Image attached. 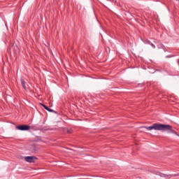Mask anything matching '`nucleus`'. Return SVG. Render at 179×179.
Here are the masks:
<instances>
[{
	"label": "nucleus",
	"mask_w": 179,
	"mask_h": 179,
	"mask_svg": "<svg viewBox=\"0 0 179 179\" xmlns=\"http://www.w3.org/2000/svg\"><path fill=\"white\" fill-rule=\"evenodd\" d=\"M151 45H152V47H153V48H156V46L155 45V44L151 43Z\"/></svg>",
	"instance_id": "0eeeda50"
},
{
	"label": "nucleus",
	"mask_w": 179,
	"mask_h": 179,
	"mask_svg": "<svg viewBox=\"0 0 179 179\" xmlns=\"http://www.w3.org/2000/svg\"><path fill=\"white\" fill-rule=\"evenodd\" d=\"M25 83H26V82L24 81V80L21 79V85H22V87L26 90L27 88H26V85H24Z\"/></svg>",
	"instance_id": "39448f33"
},
{
	"label": "nucleus",
	"mask_w": 179,
	"mask_h": 179,
	"mask_svg": "<svg viewBox=\"0 0 179 179\" xmlns=\"http://www.w3.org/2000/svg\"><path fill=\"white\" fill-rule=\"evenodd\" d=\"M67 133L68 134H72V129H68Z\"/></svg>",
	"instance_id": "423d86ee"
},
{
	"label": "nucleus",
	"mask_w": 179,
	"mask_h": 179,
	"mask_svg": "<svg viewBox=\"0 0 179 179\" xmlns=\"http://www.w3.org/2000/svg\"><path fill=\"white\" fill-rule=\"evenodd\" d=\"M41 106H42L43 108H45V110H47V111H49V113H52V109H50L48 106H45L44 103H40Z\"/></svg>",
	"instance_id": "20e7f679"
},
{
	"label": "nucleus",
	"mask_w": 179,
	"mask_h": 179,
	"mask_svg": "<svg viewBox=\"0 0 179 179\" xmlns=\"http://www.w3.org/2000/svg\"><path fill=\"white\" fill-rule=\"evenodd\" d=\"M15 128L19 131H29V129H30V126L27 124H22V125L16 126Z\"/></svg>",
	"instance_id": "f03ea898"
},
{
	"label": "nucleus",
	"mask_w": 179,
	"mask_h": 179,
	"mask_svg": "<svg viewBox=\"0 0 179 179\" xmlns=\"http://www.w3.org/2000/svg\"><path fill=\"white\" fill-rule=\"evenodd\" d=\"M143 128L148 129V131H152L153 129L154 131H169V132L171 134H175V135H178L177 131L173 129V127H171L170 124L155 123L152 126L144 127Z\"/></svg>",
	"instance_id": "f257e3e1"
},
{
	"label": "nucleus",
	"mask_w": 179,
	"mask_h": 179,
	"mask_svg": "<svg viewBox=\"0 0 179 179\" xmlns=\"http://www.w3.org/2000/svg\"><path fill=\"white\" fill-rule=\"evenodd\" d=\"M38 159L34 156H28L24 157L25 162H27V163H36V160H38Z\"/></svg>",
	"instance_id": "7ed1b4c3"
}]
</instances>
